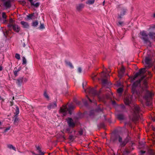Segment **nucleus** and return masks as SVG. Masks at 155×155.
<instances>
[{"instance_id":"obj_1","label":"nucleus","mask_w":155,"mask_h":155,"mask_svg":"<svg viewBox=\"0 0 155 155\" xmlns=\"http://www.w3.org/2000/svg\"><path fill=\"white\" fill-rule=\"evenodd\" d=\"M146 72L145 68H143L139 71L137 73H136L134 76L131 77V79L132 80H133L136 78L137 77L140 76L141 77V80H140L139 81H137V82L134 83L132 88V91L135 96V94H136L139 96V94L136 89L137 86L140 85V83L141 81L143 80L145 77V76L143 75Z\"/></svg>"},{"instance_id":"obj_2","label":"nucleus","mask_w":155,"mask_h":155,"mask_svg":"<svg viewBox=\"0 0 155 155\" xmlns=\"http://www.w3.org/2000/svg\"><path fill=\"white\" fill-rule=\"evenodd\" d=\"M151 28L149 29V33L148 35L145 31H142L140 32V35L141 38L145 42L148 41L149 38L152 39H155V32L151 31Z\"/></svg>"},{"instance_id":"obj_3","label":"nucleus","mask_w":155,"mask_h":155,"mask_svg":"<svg viewBox=\"0 0 155 155\" xmlns=\"http://www.w3.org/2000/svg\"><path fill=\"white\" fill-rule=\"evenodd\" d=\"M69 109H68L67 106H63L61 108L59 111V113L63 116L66 115L67 111H68L70 114H71V110L74 107L72 104L68 106Z\"/></svg>"},{"instance_id":"obj_4","label":"nucleus","mask_w":155,"mask_h":155,"mask_svg":"<svg viewBox=\"0 0 155 155\" xmlns=\"http://www.w3.org/2000/svg\"><path fill=\"white\" fill-rule=\"evenodd\" d=\"M140 111V108L139 106L137 105L134 107L132 110V113L134 118L133 120H137L138 117V113Z\"/></svg>"},{"instance_id":"obj_5","label":"nucleus","mask_w":155,"mask_h":155,"mask_svg":"<svg viewBox=\"0 0 155 155\" xmlns=\"http://www.w3.org/2000/svg\"><path fill=\"white\" fill-rule=\"evenodd\" d=\"M153 95V94L151 92L147 91L146 92V95L144 97V98L146 101H148L149 99H150L151 97Z\"/></svg>"},{"instance_id":"obj_6","label":"nucleus","mask_w":155,"mask_h":155,"mask_svg":"<svg viewBox=\"0 0 155 155\" xmlns=\"http://www.w3.org/2000/svg\"><path fill=\"white\" fill-rule=\"evenodd\" d=\"M132 100V96L130 95H129L125 97L124 102L126 105H127L131 103Z\"/></svg>"},{"instance_id":"obj_7","label":"nucleus","mask_w":155,"mask_h":155,"mask_svg":"<svg viewBox=\"0 0 155 155\" xmlns=\"http://www.w3.org/2000/svg\"><path fill=\"white\" fill-rule=\"evenodd\" d=\"M145 63V64H146L148 67H150L151 66L150 64V60L149 57H146L144 60L143 61V62Z\"/></svg>"},{"instance_id":"obj_8","label":"nucleus","mask_w":155,"mask_h":155,"mask_svg":"<svg viewBox=\"0 0 155 155\" xmlns=\"http://www.w3.org/2000/svg\"><path fill=\"white\" fill-rule=\"evenodd\" d=\"M119 12L120 13L118 15V18L120 19L121 18H122V16L125 14L126 10L124 9H120L119 10Z\"/></svg>"},{"instance_id":"obj_9","label":"nucleus","mask_w":155,"mask_h":155,"mask_svg":"<svg viewBox=\"0 0 155 155\" xmlns=\"http://www.w3.org/2000/svg\"><path fill=\"white\" fill-rule=\"evenodd\" d=\"M68 123L70 127H73L75 125V124L73 120L71 118H69L67 120Z\"/></svg>"},{"instance_id":"obj_10","label":"nucleus","mask_w":155,"mask_h":155,"mask_svg":"<svg viewBox=\"0 0 155 155\" xmlns=\"http://www.w3.org/2000/svg\"><path fill=\"white\" fill-rule=\"evenodd\" d=\"M87 91L90 94H92L94 95L96 94V90L94 88H90L87 90Z\"/></svg>"},{"instance_id":"obj_11","label":"nucleus","mask_w":155,"mask_h":155,"mask_svg":"<svg viewBox=\"0 0 155 155\" xmlns=\"http://www.w3.org/2000/svg\"><path fill=\"white\" fill-rule=\"evenodd\" d=\"M84 7V5L82 3L76 5V8L77 10L78 11H81Z\"/></svg>"},{"instance_id":"obj_12","label":"nucleus","mask_w":155,"mask_h":155,"mask_svg":"<svg viewBox=\"0 0 155 155\" xmlns=\"http://www.w3.org/2000/svg\"><path fill=\"white\" fill-rule=\"evenodd\" d=\"M125 71V68L124 67H122L120 70L119 71L118 76L120 78H121L124 74Z\"/></svg>"},{"instance_id":"obj_13","label":"nucleus","mask_w":155,"mask_h":155,"mask_svg":"<svg viewBox=\"0 0 155 155\" xmlns=\"http://www.w3.org/2000/svg\"><path fill=\"white\" fill-rule=\"evenodd\" d=\"M110 71H107L106 72H103L101 74V76L102 78H107L108 77H109L110 76L108 74H107Z\"/></svg>"},{"instance_id":"obj_14","label":"nucleus","mask_w":155,"mask_h":155,"mask_svg":"<svg viewBox=\"0 0 155 155\" xmlns=\"http://www.w3.org/2000/svg\"><path fill=\"white\" fill-rule=\"evenodd\" d=\"M13 29L15 31L18 32L20 30V28L17 25H14L12 26Z\"/></svg>"},{"instance_id":"obj_15","label":"nucleus","mask_w":155,"mask_h":155,"mask_svg":"<svg viewBox=\"0 0 155 155\" xmlns=\"http://www.w3.org/2000/svg\"><path fill=\"white\" fill-rule=\"evenodd\" d=\"M56 104L55 102L50 104L48 106V108L49 109H53L56 107Z\"/></svg>"},{"instance_id":"obj_16","label":"nucleus","mask_w":155,"mask_h":155,"mask_svg":"<svg viewBox=\"0 0 155 155\" xmlns=\"http://www.w3.org/2000/svg\"><path fill=\"white\" fill-rule=\"evenodd\" d=\"M21 24L22 25V27L24 28H28L29 27V25L28 23L27 22L24 21H21Z\"/></svg>"},{"instance_id":"obj_17","label":"nucleus","mask_w":155,"mask_h":155,"mask_svg":"<svg viewBox=\"0 0 155 155\" xmlns=\"http://www.w3.org/2000/svg\"><path fill=\"white\" fill-rule=\"evenodd\" d=\"M17 84L19 86H21L23 83V77L19 78L17 80Z\"/></svg>"},{"instance_id":"obj_18","label":"nucleus","mask_w":155,"mask_h":155,"mask_svg":"<svg viewBox=\"0 0 155 155\" xmlns=\"http://www.w3.org/2000/svg\"><path fill=\"white\" fill-rule=\"evenodd\" d=\"M35 14H30L27 16V18L29 19H35L37 17L35 15Z\"/></svg>"},{"instance_id":"obj_19","label":"nucleus","mask_w":155,"mask_h":155,"mask_svg":"<svg viewBox=\"0 0 155 155\" xmlns=\"http://www.w3.org/2000/svg\"><path fill=\"white\" fill-rule=\"evenodd\" d=\"M95 0H87L86 2V4L87 5H90L93 4Z\"/></svg>"},{"instance_id":"obj_20","label":"nucleus","mask_w":155,"mask_h":155,"mask_svg":"<svg viewBox=\"0 0 155 155\" xmlns=\"http://www.w3.org/2000/svg\"><path fill=\"white\" fill-rule=\"evenodd\" d=\"M31 3V5L34 6L35 7H37L39 6L40 5V3L38 2H32Z\"/></svg>"},{"instance_id":"obj_21","label":"nucleus","mask_w":155,"mask_h":155,"mask_svg":"<svg viewBox=\"0 0 155 155\" xmlns=\"http://www.w3.org/2000/svg\"><path fill=\"white\" fill-rule=\"evenodd\" d=\"M14 22V21L12 18H10L9 21V24L8 25V26L9 27L12 26L13 25V23Z\"/></svg>"},{"instance_id":"obj_22","label":"nucleus","mask_w":155,"mask_h":155,"mask_svg":"<svg viewBox=\"0 0 155 155\" xmlns=\"http://www.w3.org/2000/svg\"><path fill=\"white\" fill-rule=\"evenodd\" d=\"M16 109L15 110V112L14 113L15 116V117L17 116L19 113V109L18 107H16Z\"/></svg>"},{"instance_id":"obj_23","label":"nucleus","mask_w":155,"mask_h":155,"mask_svg":"<svg viewBox=\"0 0 155 155\" xmlns=\"http://www.w3.org/2000/svg\"><path fill=\"white\" fill-rule=\"evenodd\" d=\"M123 91V89L122 88H119L117 90V91L119 96L120 95L121 92Z\"/></svg>"},{"instance_id":"obj_24","label":"nucleus","mask_w":155,"mask_h":155,"mask_svg":"<svg viewBox=\"0 0 155 155\" xmlns=\"http://www.w3.org/2000/svg\"><path fill=\"white\" fill-rule=\"evenodd\" d=\"M10 149H12L15 150V148L13 147L12 145L11 144H8L7 146Z\"/></svg>"},{"instance_id":"obj_25","label":"nucleus","mask_w":155,"mask_h":155,"mask_svg":"<svg viewBox=\"0 0 155 155\" xmlns=\"http://www.w3.org/2000/svg\"><path fill=\"white\" fill-rule=\"evenodd\" d=\"M18 122V118L17 117H15V118L14 123L15 125H17Z\"/></svg>"},{"instance_id":"obj_26","label":"nucleus","mask_w":155,"mask_h":155,"mask_svg":"<svg viewBox=\"0 0 155 155\" xmlns=\"http://www.w3.org/2000/svg\"><path fill=\"white\" fill-rule=\"evenodd\" d=\"M4 5L6 7H9L10 6V3L8 1L4 3Z\"/></svg>"},{"instance_id":"obj_27","label":"nucleus","mask_w":155,"mask_h":155,"mask_svg":"<svg viewBox=\"0 0 155 155\" xmlns=\"http://www.w3.org/2000/svg\"><path fill=\"white\" fill-rule=\"evenodd\" d=\"M38 24V22L36 21L33 22L32 23V25L34 27L36 26Z\"/></svg>"},{"instance_id":"obj_28","label":"nucleus","mask_w":155,"mask_h":155,"mask_svg":"<svg viewBox=\"0 0 155 155\" xmlns=\"http://www.w3.org/2000/svg\"><path fill=\"white\" fill-rule=\"evenodd\" d=\"M117 117L120 120H122L124 118V116L120 114H119L118 115Z\"/></svg>"},{"instance_id":"obj_29","label":"nucleus","mask_w":155,"mask_h":155,"mask_svg":"<svg viewBox=\"0 0 155 155\" xmlns=\"http://www.w3.org/2000/svg\"><path fill=\"white\" fill-rule=\"evenodd\" d=\"M66 64L67 65L70 67L71 68H73V66L72 64L70 62H67L66 63Z\"/></svg>"},{"instance_id":"obj_30","label":"nucleus","mask_w":155,"mask_h":155,"mask_svg":"<svg viewBox=\"0 0 155 155\" xmlns=\"http://www.w3.org/2000/svg\"><path fill=\"white\" fill-rule=\"evenodd\" d=\"M15 58L19 60L20 59V55L18 54H16L15 55Z\"/></svg>"},{"instance_id":"obj_31","label":"nucleus","mask_w":155,"mask_h":155,"mask_svg":"<svg viewBox=\"0 0 155 155\" xmlns=\"http://www.w3.org/2000/svg\"><path fill=\"white\" fill-rule=\"evenodd\" d=\"M23 64H25L26 63V60L25 58L23 57L22 58Z\"/></svg>"},{"instance_id":"obj_32","label":"nucleus","mask_w":155,"mask_h":155,"mask_svg":"<svg viewBox=\"0 0 155 155\" xmlns=\"http://www.w3.org/2000/svg\"><path fill=\"white\" fill-rule=\"evenodd\" d=\"M2 17L4 19H6V18L7 16L5 12H3L2 13Z\"/></svg>"},{"instance_id":"obj_33","label":"nucleus","mask_w":155,"mask_h":155,"mask_svg":"<svg viewBox=\"0 0 155 155\" xmlns=\"http://www.w3.org/2000/svg\"><path fill=\"white\" fill-rule=\"evenodd\" d=\"M44 96L47 99H49V97L47 94L46 93V92H45L44 93Z\"/></svg>"},{"instance_id":"obj_34","label":"nucleus","mask_w":155,"mask_h":155,"mask_svg":"<svg viewBox=\"0 0 155 155\" xmlns=\"http://www.w3.org/2000/svg\"><path fill=\"white\" fill-rule=\"evenodd\" d=\"M23 77V83H25L27 81H28V80H27V79L26 78H24V77Z\"/></svg>"},{"instance_id":"obj_35","label":"nucleus","mask_w":155,"mask_h":155,"mask_svg":"<svg viewBox=\"0 0 155 155\" xmlns=\"http://www.w3.org/2000/svg\"><path fill=\"white\" fill-rule=\"evenodd\" d=\"M107 82V80L106 79H102V83L104 84H105Z\"/></svg>"},{"instance_id":"obj_36","label":"nucleus","mask_w":155,"mask_h":155,"mask_svg":"<svg viewBox=\"0 0 155 155\" xmlns=\"http://www.w3.org/2000/svg\"><path fill=\"white\" fill-rule=\"evenodd\" d=\"M124 24V22L122 21H119L117 24V25L118 26L122 25Z\"/></svg>"},{"instance_id":"obj_37","label":"nucleus","mask_w":155,"mask_h":155,"mask_svg":"<svg viewBox=\"0 0 155 155\" xmlns=\"http://www.w3.org/2000/svg\"><path fill=\"white\" fill-rule=\"evenodd\" d=\"M39 28L40 29H44L45 28V27L44 24H41Z\"/></svg>"},{"instance_id":"obj_38","label":"nucleus","mask_w":155,"mask_h":155,"mask_svg":"<svg viewBox=\"0 0 155 155\" xmlns=\"http://www.w3.org/2000/svg\"><path fill=\"white\" fill-rule=\"evenodd\" d=\"M10 129V127H8V128H6L4 130V132H7L8 131V130H9Z\"/></svg>"},{"instance_id":"obj_39","label":"nucleus","mask_w":155,"mask_h":155,"mask_svg":"<svg viewBox=\"0 0 155 155\" xmlns=\"http://www.w3.org/2000/svg\"><path fill=\"white\" fill-rule=\"evenodd\" d=\"M78 72H79V73H81V71H82L81 68H78Z\"/></svg>"},{"instance_id":"obj_40","label":"nucleus","mask_w":155,"mask_h":155,"mask_svg":"<svg viewBox=\"0 0 155 155\" xmlns=\"http://www.w3.org/2000/svg\"><path fill=\"white\" fill-rule=\"evenodd\" d=\"M18 72V71H14V74L15 76H17V75Z\"/></svg>"},{"instance_id":"obj_41","label":"nucleus","mask_w":155,"mask_h":155,"mask_svg":"<svg viewBox=\"0 0 155 155\" xmlns=\"http://www.w3.org/2000/svg\"><path fill=\"white\" fill-rule=\"evenodd\" d=\"M22 2V3H21V4L23 5L25 4V2L24 1H23Z\"/></svg>"},{"instance_id":"obj_42","label":"nucleus","mask_w":155,"mask_h":155,"mask_svg":"<svg viewBox=\"0 0 155 155\" xmlns=\"http://www.w3.org/2000/svg\"><path fill=\"white\" fill-rule=\"evenodd\" d=\"M121 140H122V138L121 137H119V141L120 142L121 141Z\"/></svg>"},{"instance_id":"obj_43","label":"nucleus","mask_w":155,"mask_h":155,"mask_svg":"<svg viewBox=\"0 0 155 155\" xmlns=\"http://www.w3.org/2000/svg\"><path fill=\"white\" fill-rule=\"evenodd\" d=\"M105 3V1H104V2H103V6H104V5Z\"/></svg>"},{"instance_id":"obj_44","label":"nucleus","mask_w":155,"mask_h":155,"mask_svg":"<svg viewBox=\"0 0 155 155\" xmlns=\"http://www.w3.org/2000/svg\"><path fill=\"white\" fill-rule=\"evenodd\" d=\"M2 66H0V71H1L2 70Z\"/></svg>"},{"instance_id":"obj_45","label":"nucleus","mask_w":155,"mask_h":155,"mask_svg":"<svg viewBox=\"0 0 155 155\" xmlns=\"http://www.w3.org/2000/svg\"><path fill=\"white\" fill-rule=\"evenodd\" d=\"M33 0H29L30 3H31V2H33Z\"/></svg>"},{"instance_id":"obj_46","label":"nucleus","mask_w":155,"mask_h":155,"mask_svg":"<svg viewBox=\"0 0 155 155\" xmlns=\"http://www.w3.org/2000/svg\"><path fill=\"white\" fill-rule=\"evenodd\" d=\"M87 98H88V99L89 100V101H90V102H92V101L91 100H90V99L89 98H88V97Z\"/></svg>"},{"instance_id":"obj_47","label":"nucleus","mask_w":155,"mask_h":155,"mask_svg":"<svg viewBox=\"0 0 155 155\" xmlns=\"http://www.w3.org/2000/svg\"><path fill=\"white\" fill-rule=\"evenodd\" d=\"M141 153L142 154H143L145 153V152H143V151H141Z\"/></svg>"},{"instance_id":"obj_48","label":"nucleus","mask_w":155,"mask_h":155,"mask_svg":"<svg viewBox=\"0 0 155 155\" xmlns=\"http://www.w3.org/2000/svg\"><path fill=\"white\" fill-rule=\"evenodd\" d=\"M75 103H76V104H79V103H80V102H78V103H77V102H75Z\"/></svg>"},{"instance_id":"obj_49","label":"nucleus","mask_w":155,"mask_h":155,"mask_svg":"<svg viewBox=\"0 0 155 155\" xmlns=\"http://www.w3.org/2000/svg\"><path fill=\"white\" fill-rule=\"evenodd\" d=\"M153 17L155 18V13L153 14Z\"/></svg>"},{"instance_id":"obj_50","label":"nucleus","mask_w":155,"mask_h":155,"mask_svg":"<svg viewBox=\"0 0 155 155\" xmlns=\"http://www.w3.org/2000/svg\"><path fill=\"white\" fill-rule=\"evenodd\" d=\"M20 70H21V68H19V69H18V70L17 71H19Z\"/></svg>"},{"instance_id":"obj_51","label":"nucleus","mask_w":155,"mask_h":155,"mask_svg":"<svg viewBox=\"0 0 155 155\" xmlns=\"http://www.w3.org/2000/svg\"><path fill=\"white\" fill-rule=\"evenodd\" d=\"M2 124V123L0 121V126Z\"/></svg>"},{"instance_id":"obj_52","label":"nucleus","mask_w":155,"mask_h":155,"mask_svg":"<svg viewBox=\"0 0 155 155\" xmlns=\"http://www.w3.org/2000/svg\"><path fill=\"white\" fill-rule=\"evenodd\" d=\"M25 44H24L23 45V46L25 47Z\"/></svg>"},{"instance_id":"obj_53","label":"nucleus","mask_w":155,"mask_h":155,"mask_svg":"<svg viewBox=\"0 0 155 155\" xmlns=\"http://www.w3.org/2000/svg\"><path fill=\"white\" fill-rule=\"evenodd\" d=\"M94 78H93V80H94Z\"/></svg>"},{"instance_id":"obj_54","label":"nucleus","mask_w":155,"mask_h":155,"mask_svg":"<svg viewBox=\"0 0 155 155\" xmlns=\"http://www.w3.org/2000/svg\"><path fill=\"white\" fill-rule=\"evenodd\" d=\"M93 101H94V103L95 102V101H94V100H93Z\"/></svg>"},{"instance_id":"obj_55","label":"nucleus","mask_w":155,"mask_h":155,"mask_svg":"<svg viewBox=\"0 0 155 155\" xmlns=\"http://www.w3.org/2000/svg\"><path fill=\"white\" fill-rule=\"evenodd\" d=\"M13 99H14V97H13Z\"/></svg>"},{"instance_id":"obj_56","label":"nucleus","mask_w":155,"mask_h":155,"mask_svg":"<svg viewBox=\"0 0 155 155\" xmlns=\"http://www.w3.org/2000/svg\"><path fill=\"white\" fill-rule=\"evenodd\" d=\"M77 155H79V154H78Z\"/></svg>"}]
</instances>
